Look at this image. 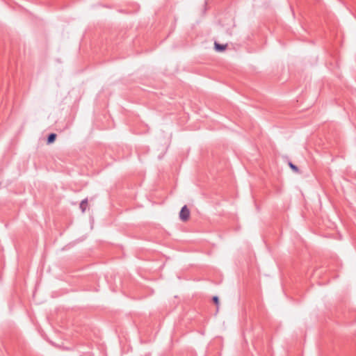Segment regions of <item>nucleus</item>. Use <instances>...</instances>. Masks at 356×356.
I'll use <instances>...</instances> for the list:
<instances>
[{
	"mask_svg": "<svg viewBox=\"0 0 356 356\" xmlns=\"http://www.w3.org/2000/svg\"><path fill=\"white\" fill-rule=\"evenodd\" d=\"M190 217V210L187 207L186 205H184L181 209V211L179 212V218L183 222H186Z\"/></svg>",
	"mask_w": 356,
	"mask_h": 356,
	"instance_id": "nucleus-1",
	"label": "nucleus"
},
{
	"mask_svg": "<svg viewBox=\"0 0 356 356\" xmlns=\"http://www.w3.org/2000/svg\"><path fill=\"white\" fill-rule=\"evenodd\" d=\"M226 47H227V44H221L216 42H215V43H214V48H215L216 51H217L221 52V51H224L226 49Z\"/></svg>",
	"mask_w": 356,
	"mask_h": 356,
	"instance_id": "nucleus-2",
	"label": "nucleus"
},
{
	"mask_svg": "<svg viewBox=\"0 0 356 356\" xmlns=\"http://www.w3.org/2000/svg\"><path fill=\"white\" fill-rule=\"evenodd\" d=\"M57 135L54 133H51L48 135L47 139V143L51 144L53 143L56 139Z\"/></svg>",
	"mask_w": 356,
	"mask_h": 356,
	"instance_id": "nucleus-3",
	"label": "nucleus"
},
{
	"mask_svg": "<svg viewBox=\"0 0 356 356\" xmlns=\"http://www.w3.org/2000/svg\"><path fill=\"white\" fill-rule=\"evenodd\" d=\"M87 206H88V199L85 198L84 200H83L81 202L80 205H79V208L82 213H84L86 211Z\"/></svg>",
	"mask_w": 356,
	"mask_h": 356,
	"instance_id": "nucleus-4",
	"label": "nucleus"
},
{
	"mask_svg": "<svg viewBox=\"0 0 356 356\" xmlns=\"http://www.w3.org/2000/svg\"><path fill=\"white\" fill-rule=\"evenodd\" d=\"M288 164H289V167L291 168V169L293 172H296V173H298V172H299V169H298V168L295 164H293L291 161H289L288 162Z\"/></svg>",
	"mask_w": 356,
	"mask_h": 356,
	"instance_id": "nucleus-5",
	"label": "nucleus"
},
{
	"mask_svg": "<svg viewBox=\"0 0 356 356\" xmlns=\"http://www.w3.org/2000/svg\"><path fill=\"white\" fill-rule=\"evenodd\" d=\"M213 303L216 305V307H217V310L218 309V306H219V298L218 296H213Z\"/></svg>",
	"mask_w": 356,
	"mask_h": 356,
	"instance_id": "nucleus-6",
	"label": "nucleus"
},
{
	"mask_svg": "<svg viewBox=\"0 0 356 356\" xmlns=\"http://www.w3.org/2000/svg\"><path fill=\"white\" fill-rule=\"evenodd\" d=\"M88 356H91V355H90V354H89Z\"/></svg>",
	"mask_w": 356,
	"mask_h": 356,
	"instance_id": "nucleus-7",
	"label": "nucleus"
}]
</instances>
